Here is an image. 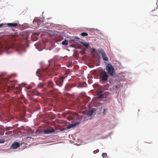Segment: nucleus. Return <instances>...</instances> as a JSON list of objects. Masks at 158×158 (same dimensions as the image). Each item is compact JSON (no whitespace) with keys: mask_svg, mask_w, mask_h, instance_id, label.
Segmentation results:
<instances>
[{"mask_svg":"<svg viewBox=\"0 0 158 158\" xmlns=\"http://www.w3.org/2000/svg\"><path fill=\"white\" fill-rule=\"evenodd\" d=\"M100 77L99 79L102 81H105L108 80L109 76L107 75L106 72L104 70H102L99 74Z\"/></svg>","mask_w":158,"mask_h":158,"instance_id":"obj_1","label":"nucleus"},{"mask_svg":"<svg viewBox=\"0 0 158 158\" xmlns=\"http://www.w3.org/2000/svg\"><path fill=\"white\" fill-rule=\"evenodd\" d=\"M106 69L108 73L111 75H113L114 68L110 64H108L106 66Z\"/></svg>","mask_w":158,"mask_h":158,"instance_id":"obj_2","label":"nucleus"},{"mask_svg":"<svg viewBox=\"0 0 158 158\" xmlns=\"http://www.w3.org/2000/svg\"><path fill=\"white\" fill-rule=\"evenodd\" d=\"M64 78V77L62 76L60 78L56 79L57 80H55V82L56 85L60 87L62 85L64 81L63 79Z\"/></svg>","mask_w":158,"mask_h":158,"instance_id":"obj_3","label":"nucleus"},{"mask_svg":"<svg viewBox=\"0 0 158 158\" xmlns=\"http://www.w3.org/2000/svg\"><path fill=\"white\" fill-rule=\"evenodd\" d=\"M99 52L100 53L102 56L103 59L106 61H107L108 60V58L106 56L105 53L103 51V49H101L99 51Z\"/></svg>","mask_w":158,"mask_h":158,"instance_id":"obj_4","label":"nucleus"},{"mask_svg":"<svg viewBox=\"0 0 158 158\" xmlns=\"http://www.w3.org/2000/svg\"><path fill=\"white\" fill-rule=\"evenodd\" d=\"M55 129L52 127L46 129L44 131V132L45 134H49L55 131Z\"/></svg>","mask_w":158,"mask_h":158,"instance_id":"obj_5","label":"nucleus"},{"mask_svg":"<svg viewBox=\"0 0 158 158\" xmlns=\"http://www.w3.org/2000/svg\"><path fill=\"white\" fill-rule=\"evenodd\" d=\"M20 144L17 142L13 143L11 146V147L14 149H16L20 146Z\"/></svg>","mask_w":158,"mask_h":158,"instance_id":"obj_6","label":"nucleus"},{"mask_svg":"<svg viewBox=\"0 0 158 158\" xmlns=\"http://www.w3.org/2000/svg\"><path fill=\"white\" fill-rule=\"evenodd\" d=\"M8 27H16L18 24L16 23H6Z\"/></svg>","mask_w":158,"mask_h":158,"instance_id":"obj_7","label":"nucleus"},{"mask_svg":"<svg viewBox=\"0 0 158 158\" xmlns=\"http://www.w3.org/2000/svg\"><path fill=\"white\" fill-rule=\"evenodd\" d=\"M50 66H48L45 71L46 72L49 73H51L53 72L55 69L54 67L52 69H50Z\"/></svg>","mask_w":158,"mask_h":158,"instance_id":"obj_8","label":"nucleus"},{"mask_svg":"<svg viewBox=\"0 0 158 158\" xmlns=\"http://www.w3.org/2000/svg\"><path fill=\"white\" fill-rule=\"evenodd\" d=\"M103 93V92L102 91V90H99L97 94V97L98 98H102V97L103 96V95L102 94Z\"/></svg>","mask_w":158,"mask_h":158,"instance_id":"obj_9","label":"nucleus"},{"mask_svg":"<svg viewBox=\"0 0 158 158\" xmlns=\"http://www.w3.org/2000/svg\"><path fill=\"white\" fill-rule=\"evenodd\" d=\"M79 124V122L73 124H70L68 126L67 128L70 129L73 128L74 127H76V126L78 125Z\"/></svg>","mask_w":158,"mask_h":158,"instance_id":"obj_10","label":"nucleus"},{"mask_svg":"<svg viewBox=\"0 0 158 158\" xmlns=\"http://www.w3.org/2000/svg\"><path fill=\"white\" fill-rule=\"evenodd\" d=\"M47 84L48 85V86L49 87L52 88L53 89L54 88V84L53 82L52 81H49L47 83Z\"/></svg>","mask_w":158,"mask_h":158,"instance_id":"obj_11","label":"nucleus"},{"mask_svg":"<svg viewBox=\"0 0 158 158\" xmlns=\"http://www.w3.org/2000/svg\"><path fill=\"white\" fill-rule=\"evenodd\" d=\"M80 43L83 45L86 48H89V44L88 43H86L82 41H80Z\"/></svg>","mask_w":158,"mask_h":158,"instance_id":"obj_12","label":"nucleus"},{"mask_svg":"<svg viewBox=\"0 0 158 158\" xmlns=\"http://www.w3.org/2000/svg\"><path fill=\"white\" fill-rule=\"evenodd\" d=\"M62 44L64 45H67L68 44V40H64V41L62 42Z\"/></svg>","mask_w":158,"mask_h":158,"instance_id":"obj_13","label":"nucleus"},{"mask_svg":"<svg viewBox=\"0 0 158 158\" xmlns=\"http://www.w3.org/2000/svg\"><path fill=\"white\" fill-rule=\"evenodd\" d=\"M81 35L82 36H85L88 35V34L87 33L84 32L81 33Z\"/></svg>","mask_w":158,"mask_h":158,"instance_id":"obj_14","label":"nucleus"},{"mask_svg":"<svg viewBox=\"0 0 158 158\" xmlns=\"http://www.w3.org/2000/svg\"><path fill=\"white\" fill-rule=\"evenodd\" d=\"M102 156L104 158H106L107 156V154L106 153H103L102 154Z\"/></svg>","mask_w":158,"mask_h":158,"instance_id":"obj_15","label":"nucleus"},{"mask_svg":"<svg viewBox=\"0 0 158 158\" xmlns=\"http://www.w3.org/2000/svg\"><path fill=\"white\" fill-rule=\"evenodd\" d=\"M44 84L43 83H40L38 85V87L39 88H42L44 87Z\"/></svg>","mask_w":158,"mask_h":158,"instance_id":"obj_16","label":"nucleus"},{"mask_svg":"<svg viewBox=\"0 0 158 158\" xmlns=\"http://www.w3.org/2000/svg\"><path fill=\"white\" fill-rule=\"evenodd\" d=\"M35 20L34 19L33 21V24L34 25V26L35 27H37L38 26V25L37 23V24H35V23H36V22Z\"/></svg>","mask_w":158,"mask_h":158,"instance_id":"obj_17","label":"nucleus"},{"mask_svg":"<svg viewBox=\"0 0 158 158\" xmlns=\"http://www.w3.org/2000/svg\"><path fill=\"white\" fill-rule=\"evenodd\" d=\"M93 111H90L89 112H88L89 116H91L92 115V114H93Z\"/></svg>","mask_w":158,"mask_h":158,"instance_id":"obj_18","label":"nucleus"},{"mask_svg":"<svg viewBox=\"0 0 158 158\" xmlns=\"http://www.w3.org/2000/svg\"><path fill=\"white\" fill-rule=\"evenodd\" d=\"M69 120H71L73 119V118L72 116H70L67 118Z\"/></svg>","mask_w":158,"mask_h":158,"instance_id":"obj_19","label":"nucleus"},{"mask_svg":"<svg viewBox=\"0 0 158 158\" xmlns=\"http://www.w3.org/2000/svg\"><path fill=\"white\" fill-rule=\"evenodd\" d=\"M5 25V24L3 23H1L0 24V28L3 27V26Z\"/></svg>","mask_w":158,"mask_h":158,"instance_id":"obj_20","label":"nucleus"},{"mask_svg":"<svg viewBox=\"0 0 158 158\" xmlns=\"http://www.w3.org/2000/svg\"><path fill=\"white\" fill-rule=\"evenodd\" d=\"M72 62H70L69 63V65H68V66L69 67H70V66H72Z\"/></svg>","mask_w":158,"mask_h":158,"instance_id":"obj_21","label":"nucleus"},{"mask_svg":"<svg viewBox=\"0 0 158 158\" xmlns=\"http://www.w3.org/2000/svg\"><path fill=\"white\" fill-rule=\"evenodd\" d=\"M64 58L63 57H61L60 58V60H62L64 59Z\"/></svg>","mask_w":158,"mask_h":158,"instance_id":"obj_22","label":"nucleus"},{"mask_svg":"<svg viewBox=\"0 0 158 158\" xmlns=\"http://www.w3.org/2000/svg\"><path fill=\"white\" fill-rule=\"evenodd\" d=\"M106 110V109H104V110L103 111V114H105L106 113H105V110Z\"/></svg>","mask_w":158,"mask_h":158,"instance_id":"obj_23","label":"nucleus"},{"mask_svg":"<svg viewBox=\"0 0 158 158\" xmlns=\"http://www.w3.org/2000/svg\"><path fill=\"white\" fill-rule=\"evenodd\" d=\"M3 142V141H2V142H0V143H2Z\"/></svg>","mask_w":158,"mask_h":158,"instance_id":"obj_24","label":"nucleus"},{"mask_svg":"<svg viewBox=\"0 0 158 158\" xmlns=\"http://www.w3.org/2000/svg\"><path fill=\"white\" fill-rule=\"evenodd\" d=\"M73 87V86H70V87H71H71Z\"/></svg>","mask_w":158,"mask_h":158,"instance_id":"obj_25","label":"nucleus"}]
</instances>
